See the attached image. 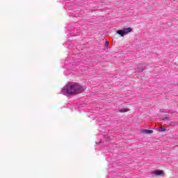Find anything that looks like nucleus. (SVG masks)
I'll return each instance as SVG.
<instances>
[{"instance_id": "nucleus-1", "label": "nucleus", "mask_w": 178, "mask_h": 178, "mask_svg": "<svg viewBox=\"0 0 178 178\" xmlns=\"http://www.w3.org/2000/svg\"><path fill=\"white\" fill-rule=\"evenodd\" d=\"M86 86H81L77 83L70 82L65 85L63 88H62L61 93L63 95L69 97L70 95H73L74 94H80L86 91Z\"/></svg>"}, {"instance_id": "nucleus-2", "label": "nucleus", "mask_w": 178, "mask_h": 178, "mask_svg": "<svg viewBox=\"0 0 178 178\" xmlns=\"http://www.w3.org/2000/svg\"><path fill=\"white\" fill-rule=\"evenodd\" d=\"M132 31H133V29L128 27L122 30H118L117 31V34H119L121 37H124L126 34H129V33H131Z\"/></svg>"}, {"instance_id": "nucleus-3", "label": "nucleus", "mask_w": 178, "mask_h": 178, "mask_svg": "<svg viewBox=\"0 0 178 178\" xmlns=\"http://www.w3.org/2000/svg\"><path fill=\"white\" fill-rule=\"evenodd\" d=\"M136 70L139 72V73L143 72V70H145V66L143 65V64H138Z\"/></svg>"}, {"instance_id": "nucleus-4", "label": "nucleus", "mask_w": 178, "mask_h": 178, "mask_svg": "<svg viewBox=\"0 0 178 178\" xmlns=\"http://www.w3.org/2000/svg\"><path fill=\"white\" fill-rule=\"evenodd\" d=\"M153 173L156 176H161V175H163V170H154L153 172Z\"/></svg>"}, {"instance_id": "nucleus-5", "label": "nucleus", "mask_w": 178, "mask_h": 178, "mask_svg": "<svg viewBox=\"0 0 178 178\" xmlns=\"http://www.w3.org/2000/svg\"><path fill=\"white\" fill-rule=\"evenodd\" d=\"M142 133H145V134H151L154 133V131L149 130V129H144V130H142Z\"/></svg>"}, {"instance_id": "nucleus-6", "label": "nucleus", "mask_w": 178, "mask_h": 178, "mask_svg": "<svg viewBox=\"0 0 178 178\" xmlns=\"http://www.w3.org/2000/svg\"><path fill=\"white\" fill-rule=\"evenodd\" d=\"M129 111H130V109L129 108H120L119 110V112H120L121 113H124L126 112H129Z\"/></svg>"}, {"instance_id": "nucleus-7", "label": "nucleus", "mask_w": 178, "mask_h": 178, "mask_svg": "<svg viewBox=\"0 0 178 178\" xmlns=\"http://www.w3.org/2000/svg\"><path fill=\"white\" fill-rule=\"evenodd\" d=\"M105 48L106 49L109 48V42H108V40L106 41Z\"/></svg>"}, {"instance_id": "nucleus-8", "label": "nucleus", "mask_w": 178, "mask_h": 178, "mask_svg": "<svg viewBox=\"0 0 178 178\" xmlns=\"http://www.w3.org/2000/svg\"><path fill=\"white\" fill-rule=\"evenodd\" d=\"M159 130H161V131H166V128H165V127H162L159 128Z\"/></svg>"}, {"instance_id": "nucleus-9", "label": "nucleus", "mask_w": 178, "mask_h": 178, "mask_svg": "<svg viewBox=\"0 0 178 178\" xmlns=\"http://www.w3.org/2000/svg\"><path fill=\"white\" fill-rule=\"evenodd\" d=\"M163 120H169V117H164Z\"/></svg>"}]
</instances>
